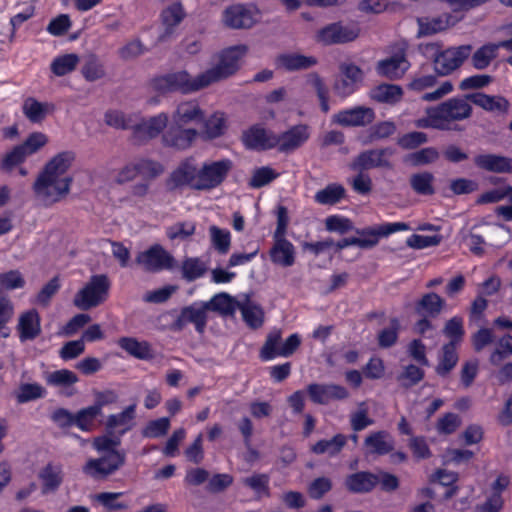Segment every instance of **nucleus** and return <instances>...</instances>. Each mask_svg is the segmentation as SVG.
I'll use <instances>...</instances> for the list:
<instances>
[{
  "label": "nucleus",
  "instance_id": "60",
  "mask_svg": "<svg viewBox=\"0 0 512 512\" xmlns=\"http://www.w3.org/2000/svg\"><path fill=\"white\" fill-rule=\"evenodd\" d=\"M26 159L25 152L22 151L19 145H16L3 156L0 161V169L3 172L9 173L17 166L23 164Z\"/></svg>",
  "mask_w": 512,
  "mask_h": 512
},
{
  "label": "nucleus",
  "instance_id": "62",
  "mask_svg": "<svg viewBox=\"0 0 512 512\" xmlns=\"http://www.w3.org/2000/svg\"><path fill=\"white\" fill-rule=\"evenodd\" d=\"M279 174L269 166L256 168L249 180V186L252 188H261L275 180Z\"/></svg>",
  "mask_w": 512,
  "mask_h": 512
},
{
  "label": "nucleus",
  "instance_id": "26",
  "mask_svg": "<svg viewBox=\"0 0 512 512\" xmlns=\"http://www.w3.org/2000/svg\"><path fill=\"white\" fill-rule=\"evenodd\" d=\"M38 478L42 483V494L54 493L64 481L63 467L59 463L49 462L39 471Z\"/></svg>",
  "mask_w": 512,
  "mask_h": 512
},
{
  "label": "nucleus",
  "instance_id": "56",
  "mask_svg": "<svg viewBox=\"0 0 512 512\" xmlns=\"http://www.w3.org/2000/svg\"><path fill=\"white\" fill-rule=\"evenodd\" d=\"M270 477L267 474H253L250 477H247L243 480V484L250 489H252L257 498L269 497L270 496V488H269Z\"/></svg>",
  "mask_w": 512,
  "mask_h": 512
},
{
  "label": "nucleus",
  "instance_id": "50",
  "mask_svg": "<svg viewBox=\"0 0 512 512\" xmlns=\"http://www.w3.org/2000/svg\"><path fill=\"white\" fill-rule=\"evenodd\" d=\"M81 74L88 82H94L102 79L106 72L104 65L95 54L89 55L81 68Z\"/></svg>",
  "mask_w": 512,
  "mask_h": 512
},
{
  "label": "nucleus",
  "instance_id": "2",
  "mask_svg": "<svg viewBox=\"0 0 512 512\" xmlns=\"http://www.w3.org/2000/svg\"><path fill=\"white\" fill-rule=\"evenodd\" d=\"M217 55L216 66L196 77H191L187 71L183 70L154 77L150 85L154 91L161 94L176 91L188 94L199 91L224 77V50L219 51Z\"/></svg>",
  "mask_w": 512,
  "mask_h": 512
},
{
  "label": "nucleus",
  "instance_id": "31",
  "mask_svg": "<svg viewBox=\"0 0 512 512\" xmlns=\"http://www.w3.org/2000/svg\"><path fill=\"white\" fill-rule=\"evenodd\" d=\"M318 63L314 56H306L298 53H283L277 56L276 65L286 71L306 70Z\"/></svg>",
  "mask_w": 512,
  "mask_h": 512
},
{
  "label": "nucleus",
  "instance_id": "57",
  "mask_svg": "<svg viewBox=\"0 0 512 512\" xmlns=\"http://www.w3.org/2000/svg\"><path fill=\"white\" fill-rule=\"evenodd\" d=\"M424 376L425 372L423 369L416 365L409 364L405 366L403 372L397 376V381L403 388L409 389L421 382Z\"/></svg>",
  "mask_w": 512,
  "mask_h": 512
},
{
  "label": "nucleus",
  "instance_id": "7",
  "mask_svg": "<svg viewBox=\"0 0 512 512\" xmlns=\"http://www.w3.org/2000/svg\"><path fill=\"white\" fill-rule=\"evenodd\" d=\"M360 33L361 28L358 23L337 21L319 29L315 39L325 46L341 45L355 41Z\"/></svg>",
  "mask_w": 512,
  "mask_h": 512
},
{
  "label": "nucleus",
  "instance_id": "55",
  "mask_svg": "<svg viewBox=\"0 0 512 512\" xmlns=\"http://www.w3.org/2000/svg\"><path fill=\"white\" fill-rule=\"evenodd\" d=\"M307 83L315 90L320 101L321 110L324 113H327L330 109L328 104L329 90L328 87L325 85L323 79L320 77L318 73L312 72L307 76Z\"/></svg>",
  "mask_w": 512,
  "mask_h": 512
},
{
  "label": "nucleus",
  "instance_id": "45",
  "mask_svg": "<svg viewBox=\"0 0 512 512\" xmlns=\"http://www.w3.org/2000/svg\"><path fill=\"white\" fill-rule=\"evenodd\" d=\"M401 323L397 317L390 318L389 326L380 330L377 336L378 346L383 349L394 346L399 337Z\"/></svg>",
  "mask_w": 512,
  "mask_h": 512
},
{
  "label": "nucleus",
  "instance_id": "36",
  "mask_svg": "<svg viewBox=\"0 0 512 512\" xmlns=\"http://www.w3.org/2000/svg\"><path fill=\"white\" fill-rule=\"evenodd\" d=\"M176 125L184 126L188 123H201L204 120V113L197 102H184L178 105L173 116Z\"/></svg>",
  "mask_w": 512,
  "mask_h": 512
},
{
  "label": "nucleus",
  "instance_id": "15",
  "mask_svg": "<svg viewBox=\"0 0 512 512\" xmlns=\"http://www.w3.org/2000/svg\"><path fill=\"white\" fill-rule=\"evenodd\" d=\"M472 47L462 45L442 50L435 58L434 70L438 76H447L458 69L469 57Z\"/></svg>",
  "mask_w": 512,
  "mask_h": 512
},
{
  "label": "nucleus",
  "instance_id": "23",
  "mask_svg": "<svg viewBox=\"0 0 512 512\" xmlns=\"http://www.w3.org/2000/svg\"><path fill=\"white\" fill-rule=\"evenodd\" d=\"M198 136L196 129H183L182 126L172 125L162 136L163 145L177 150L189 148Z\"/></svg>",
  "mask_w": 512,
  "mask_h": 512
},
{
  "label": "nucleus",
  "instance_id": "19",
  "mask_svg": "<svg viewBox=\"0 0 512 512\" xmlns=\"http://www.w3.org/2000/svg\"><path fill=\"white\" fill-rule=\"evenodd\" d=\"M310 137L309 127L306 124H299L276 134L278 140L277 149L280 153L289 154L300 148Z\"/></svg>",
  "mask_w": 512,
  "mask_h": 512
},
{
  "label": "nucleus",
  "instance_id": "40",
  "mask_svg": "<svg viewBox=\"0 0 512 512\" xmlns=\"http://www.w3.org/2000/svg\"><path fill=\"white\" fill-rule=\"evenodd\" d=\"M456 347L457 346L453 343H446L442 346L439 363L435 368V371L439 376L444 377L448 375L457 365L459 357Z\"/></svg>",
  "mask_w": 512,
  "mask_h": 512
},
{
  "label": "nucleus",
  "instance_id": "53",
  "mask_svg": "<svg viewBox=\"0 0 512 512\" xmlns=\"http://www.w3.org/2000/svg\"><path fill=\"white\" fill-rule=\"evenodd\" d=\"M100 415V412L92 405L82 408L74 414V426L83 432H90L94 427L95 420Z\"/></svg>",
  "mask_w": 512,
  "mask_h": 512
},
{
  "label": "nucleus",
  "instance_id": "3",
  "mask_svg": "<svg viewBox=\"0 0 512 512\" xmlns=\"http://www.w3.org/2000/svg\"><path fill=\"white\" fill-rule=\"evenodd\" d=\"M211 314L224 318V292L217 293L209 301H196L183 307L176 319L171 323V330L182 331L188 324H192L195 331L203 334Z\"/></svg>",
  "mask_w": 512,
  "mask_h": 512
},
{
  "label": "nucleus",
  "instance_id": "59",
  "mask_svg": "<svg viewBox=\"0 0 512 512\" xmlns=\"http://www.w3.org/2000/svg\"><path fill=\"white\" fill-rule=\"evenodd\" d=\"M498 46L495 44H487L479 48L472 56V64L478 69L482 70L489 66L491 61L497 56Z\"/></svg>",
  "mask_w": 512,
  "mask_h": 512
},
{
  "label": "nucleus",
  "instance_id": "32",
  "mask_svg": "<svg viewBox=\"0 0 512 512\" xmlns=\"http://www.w3.org/2000/svg\"><path fill=\"white\" fill-rule=\"evenodd\" d=\"M376 476L373 472L359 471L345 478V488L354 494H366L375 488Z\"/></svg>",
  "mask_w": 512,
  "mask_h": 512
},
{
  "label": "nucleus",
  "instance_id": "44",
  "mask_svg": "<svg viewBox=\"0 0 512 512\" xmlns=\"http://www.w3.org/2000/svg\"><path fill=\"white\" fill-rule=\"evenodd\" d=\"M79 63V56L75 53H68L57 56L50 65L52 73L58 77L65 76L73 72Z\"/></svg>",
  "mask_w": 512,
  "mask_h": 512
},
{
  "label": "nucleus",
  "instance_id": "21",
  "mask_svg": "<svg viewBox=\"0 0 512 512\" xmlns=\"http://www.w3.org/2000/svg\"><path fill=\"white\" fill-rule=\"evenodd\" d=\"M20 342L35 340L42 332L41 317L34 308L20 314L16 326Z\"/></svg>",
  "mask_w": 512,
  "mask_h": 512
},
{
  "label": "nucleus",
  "instance_id": "25",
  "mask_svg": "<svg viewBox=\"0 0 512 512\" xmlns=\"http://www.w3.org/2000/svg\"><path fill=\"white\" fill-rule=\"evenodd\" d=\"M256 10L254 8L246 7L238 4L226 8V26L233 29H248L251 28L255 20Z\"/></svg>",
  "mask_w": 512,
  "mask_h": 512
},
{
  "label": "nucleus",
  "instance_id": "54",
  "mask_svg": "<svg viewBox=\"0 0 512 512\" xmlns=\"http://www.w3.org/2000/svg\"><path fill=\"white\" fill-rule=\"evenodd\" d=\"M439 152L434 147H426L416 152L408 154L404 161L412 166H423L436 162L439 159Z\"/></svg>",
  "mask_w": 512,
  "mask_h": 512
},
{
  "label": "nucleus",
  "instance_id": "18",
  "mask_svg": "<svg viewBox=\"0 0 512 512\" xmlns=\"http://www.w3.org/2000/svg\"><path fill=\"white\" fill-rule=\"evenodd\" d=\"M375 111L370 107L356 106L333 115V122L343 127H365L375 120Z\"/></svg>",
  "mask_w": 512,
  "mask_h": 512
},
{
  "label": "nucleus",
  "instance_id": "43",
  "mask_svg": "<svg viewBox=\"0 0 512 512\" xmlns=\"http://www.w3.org/2000/svg\"><path fill=\"white\" fill-rule=\"evenodd\" d=\"M123 492H101L94 495V500L100 504L106 512H119L129 508V504L119 500Z\"/></svg>",
  "mask_w": 512,
  "mask_h": 512
},
{
  "label": "nucleus",
  "instance_id": "4",
  "mask_svg": "<svg viewBox=\"0 0 512 512\" xmlns=\"http://www.w3.org/2000/svg\"><path fill=\"white\" fill-rule=\"evenodd\" d=\"M110 287L111 282L106 274L92 275L86 285L76 293L73 303L81 310L97 307L107 300Z\"/></svg>",
  "mask_w": 512,
  "mask_h": 512
},
{
  "label": "nucleus",
  "instance_id": "37",
  "mask_svg": "<svg viewBox=\"0 0 512 512\" xmlns=\"http://www.w3.org/2000/svg\"><path fill=\"white\" fill-rule=\"evenodd\" d=\"M365 445L370 449V453L385 455L394 450V441L386 431H377L371 433L365 438Z\"/></svg>",
  "mask_w": 512,
  "mask_h": 512
},
{
  "label": "nucleus",
  "instance_id": "51",
  "mask_svg": "<svg viewBox=\"0 0 512 512\" xmlns=\"http://www.w3.org/2000/svg\"><path fill=\"white\" fill-rule=\"evenodd\" d=\"M347 442V437L343 434H336L332 439L320 440L313 447L312 451L316 454L328 453L330 456L337 455Z\"/></svg>",
  "mask_w": 512,
  "mask_h": 512
},
{
  "label": "nucleus",
  "instance_id": "22",
  "mask_svg": "<svg viewBox=\"0 0 512 512\" xmlns=\"http://www.w3.org/2000/svg\"><path fill=\"white\" fill-rule=\"evenodd\" d=\"M195 190H208L218 186L224 179V160L204 164L197 168Z\"/></svg>",
  "mask_w": 512,
  "mask_h": 512
},
{
  "label": "nucleus",
  "instance_id": "38",
  "mask_svg": "<svg viewBox=\"0 0 512 512\" xmlns=\"http://www.w3.org/2000/svg\"><path fill=\"white\" fill-rule=\"evenodd\" d=\"M52 109V104L40 102L33 97L26 98L22 106L23 114L31 123H41Z\"/></svg>",
  "mask_w": 512,
  "mask_h": 512
},
{
  "label": "nucleus",
  "instance_id": "12",
  "mask_svg": "<svg viewBox=\"0 0 512 512\" xmlns=\"http://www.w3.org/2000/svg\"><path fill=\"white\" fill-rule=\"evenodd\" d=\"M395 152L396 150L392 147L363 151L353 160L351 168L360 172L373 168L393 169L390 157Z\"/></svg>",
  "mask_w": 512,
  "mask_h": 512
},
{
  "label": "nucleus",
  "instance_id": "52",
  "mask_svg": "<svg viewBox=\"0 0 512 512\" xmlns=\"http://www.w3.org/2000/svg\"><path fill=\"white\" fill-rule=\"evenodd\" d=\"M46 393V389L38 383H23L16 393V400L19 404H24L45 397Z\"/></svg>",
  "mask_w": 512,
  "mask_h": 512
},
{
  "label": "nucleus",
  "instance_id": "29",
  "mask_svg": "<svg viewBox=\"0 0 512 512\" xmlns=\"http://www.w3.org/2000/svg\"><path fill=\"white\" fill-rule=\"evenodd\" d=\"M452 16L450 14H442L436 17H418V32L417 38H422L426 36H432L434 34L445 31L454 23L451 22Z\"/></svg>",
  "mask_w": 512,
  "mask_h": 512
},
{
  "label": "nucleus",
  "instance_id": "9",
  "mask_svg": "<svg viewBox=\"0 0 512 512\" xmlns=\"http://www.w3.org/2000/svg\"><path fill=\"white\" fill-rule=\"evenodd\" d=\"M470 99L467 94L462 97L450 98L437 106H434L437 115L446 130H451V122L462 121L469 118L472 114V106L469 104ZM454 130H460L458 126L453 127Z\"/></svg>",
  "mask_w": 512,
  "mask_h": 512
},
{
  "label": "nucleus",
  "instance_id": "24",
  "mask_svg": "<svg viewBox=\"0 0 512 512\" xmlns=\"http://www.w3.org/2000/svg\"><path fill=\"white\" fill-rule=\"evenodd\" d=\"M117 345L128 355L138 360L150 361L155 357L151 344L146 340L123 336L117 340Z\"/></svg>",
  "mask_w": 512,
  "mask_h": 512
},
{
  "label": "nucleus",
  "instance_id": "8",
  "mask_svg": "<svg viewBox=\"0 0 512 512\" xmlns=\"http://www.w3.org/2000/svg\"><path fill=\"white\" fill-rule=\"evenodd\" d=\"M282 333L280 330L271 331L260 349L259 357L264 360H271L277 356L289 357L299 348L301 339L298 334L290 335L284 343H281Z\"/></svg>",
  "mask_w": 512,
  "mask_h": 512
},
{
  "label": "nucleus",
  "instance_id": "5",
  "mask_svg": "<svg viewBox=\"0 0 512 512\" xmlns=\"http://www.w3.org/2000/svg\"><path fill=\"white\" fill-rule=\"evenodd\" d=\"M241 311L242 319L252 330L261 328L265 321L263 308L251 301V294L244 293L231 296L226 293V316H233L236 310Z\"/></svg>",
  "mask_w": 512,
  "mask_h": 512
},
{
  "label": "nucleus",
  "instance_id": "27",
  "mask_svg": "<svg viewBox=\"0 0 512 512\" xmlns=\"http://www.w3.org/2000/svg\"><path fill=\"white\" fill-rule=\"evenodd\" d=\"M296 251L294 245L286 238H273V245L269 250L272 263L281 267H291L295 263Z\"/></svg>",
  "mask_w": 512,
  "mask_h": 512
},
{
  "label": "nucleus",
  "instance_id": "39",
  "mask_svg": "<svg viewBox=\"0 0 512 512\" xmlns=\"http://www.w3.org/2000/svg\"><path fill=\"white\" fill-rule=\"evenodd\" d=\"M186 13L183 5L180 2H174L168 7L164 8L161 12V21L166 28L165 34L173 33V30L185 18Z\"/></svg>",
  "mask_w": 512,
  "mask_h": 512
},
{
  "label": "nucleus",
  "instance_id": "63",
  "mask_svg": "<svg viewBox=\"0 0 512 512\" xmlns=\"http://www.w3.org/2000/svg\"><path fill=\"white\" fill-rule=\"evenodd\" d=\"M48 143V137L46 134L42 132H32L28 135L25 141L21 144H18L27 158L35 153H37L41 148H43Z\"/></svg>",
  "mask_w": 512,
  "mask_h": 512
},
{
  "label": "nucleus",
  "instance_id": "11",
  "mask_svg": "<svg viewBox=\"0 0 512 512\" xmlns=\"http://www.w3.org/2000/svg\"><path fill=\"white\" fill-rule=\"evenodd\" d=\"M136 262L142 265L146 271L153 273L172 270L176 265L175 258L159 244L140 252L136 257Z\"/></svg>",
  "mask_w": 512,
  "mask_h": 512
},
{
  "label": "nucleus",
  "instance_id": "49",
  "mask_svg": "<svg viewBox=\"0 0 512 512\" xmlns=\"http://www.w3.org/2000/svg\"><path fill=\"white\" fill-rule=\"evenodd\" d=\"M247 50L245 45L226 48V78L234 75L240 69Z\"/></svg>",
  "mask_w": 512,
  "mask_h": 512
},
{
  "label": "nucleus",
  "instance_id": "42",
  "mask_svg": "<svg viewBox=\"0 0 512 512\" xmlns=\"http://www.w3.org/2000/svg\"><path fill=\"white\" fill-rule=\"evenodd\" d=\"M346 196V190L341 184L331 183L316 192L314 200L320 205H335Z\"/></svg>",
  "mask_w": 512,
  "mask_h": 512
},
{
  "label": "nucleus",
  "instance_id": "20",
  "mask_svg": "<svg viewBox=\"0 0 512 512\" xmlns=\"http://www.w3.org/2000/svg\"><path fill=\"white\" fill-rule=\"evenodd\" d=\"M307 393L315 404L326 405L332 400H343L348 397L345 387L336 384L312 383L307 386Z\"/></svg>",
  "mask_w": 512,
  "mask_h": 512
},
{
  "label": "nucleus",
  "instance_id": "13",
  "mask_svg": "<svg viewBox=\"0 0 512 512\" xmlns=\"http://www.w3.org/2000/svg\"><path fill=\"white\" fill-rule=\"evenodd\" d=\"M340 74L333 84L334 92L342 98L353 94L363 82V70L353 63H341Z\"/></svg>",
  "mask_w": 512,
  "mask_h": 512
},
{
  "label": "nucleus",
  "instance_id": "61",
  "mask_svg": "<svg viewBox=\"0 0 512 512\" xmlns=\"http://www.w3.org/2000/svg\"><path fill=\"white\" fill-rule=\"evenodd\" d=\"M442 332L446 337L450 338L448 343H453L457 346L461 343L465 334L463 328V319L459 316L452 317L445 323Z\"/></svg>",
  "mask_w": 512,
  "mask_h": 512
},
{
  "label": "nucleus",
  "instance_id": "35",
  "mask_svg": "<svg viewBox=\"0 0 512 512\" xmlns=\"http://www.w3.org/2000/svg\"><path fill=\"white\" fill-rule=\"evenodd\" d=\"M369 96L378 103L395 105L401 101L403 89L396 84L382 83L372 88L369 92Z\"/></svg>",
  "mask_w": 512,
  "mask_h": 512
},
{
  "label": "nucleus",
  "instance_id": "14",
  "mask_svg": "<svg viewBox=\"0 0 512 512\" xmlns=\"http://www.w3.org/2000/svg\"><path fill=\"white\" fill-rule=\"evenodd\" d=\"M241 140L248 150L262 152L276 148L279 139L272 130L261 124H254L243 131Z\"/></svg>",
  "mask_w": 512,
  "mask_h": 512
},
{
  "label": "nucleus",
  "instance_id": "6",
  "mask_svg": "<svg viewBox=\"0 0 512 512\" xmlns=\"http://www.w3.org/2000/svg\"><path fill=\"white\" fill-rule=\"evenodd\" d=\"M408 224L404 222L388 223L380 226L378 229L367 227L364 229H355L354 231L361 237L343 238L334 243L337 251L348 246H358L360 248H372L377 245L379 236H387L391 233L408 230Z\"/></svg>",
  "mask_w": 512,
  "mask_h": 512
},
{
  "label": "nucleus",
  "instance_id": "34",
  "mask_svg": "<svg viewBox=\"0 0 512 512\" xmlns=\"http://www.w3.org/2000/svg\"><path fill=\"white\" fill-rule=\"evenodd\" d=\"M445 306V301L435 292L424 294L416 303L414 310L420 316L438 317Z\"/></svg>",
  "mask_w": 512,
  "mask_h": 512
},
{
  "label": "nucleus",
  "instance_id": "48",
  "mask_svg": "<svg viewBox=\"0 0 512 512\" xmlns=\"http://www.w3.org/2000/svg\"><path fill=\"white\" fill-rule=\"evenodd\" d=\"M434 175L430 172H421L412 174L410 177V186L414 192L419 195H433L435 189L433 187Z\"/></svg>",
  "mask_w": 512,
  "mask_h": 512
},
{
  "label": "nucleus",
  "instance_id": "46",
  "mask_svg": "<svg viewBox=\"0 0 512 512\" xmlns=\"http://www.w3.org/2000/svg\"><path fill=\"white\" fill-rule=\"evenodd\" d=\"M397 127L392 121L378 122L367 130V136L364 144H371L379 140H384L395 134Z\"/></svg>",
  "mask_w": 512,
  "mask_h": 512
},
{
  "label": "nucleus",
  "instance_id": "10",
  "mask_svg": "<svg viewBox=\"0 0 512 512\" xmlns=\"http://www.w3.org/2000/svg\"><path fill=\"white\" fill-rule=\"evenodd\" d=\"M125 452H112L99 458L89 459L83 466V473L93 479H104L125 464Z\"/></svg>",
  "mask_w": 512,
  "mask_h": 512
},
{
  "label": "nucleus",
  "instance_id": "17",
  "mask_svg": "<svg viewBox=\"0 0 512 512\" xmlns=\"http://www.w3.org/2000/svg\"><path fill=\"white\" fill-rule=\"evenodd\" d=\"M167 123L168 115L166 113H160L134 126L131 125L133 142L140 145L156 138L166 128Z\"/></svg>",
  "mask_w": 512,
  "mask_h": 512
},
{
  "label": "nucleus",
  "instance_id": "28",
  "mask_svg": "<svg viewBox=\"0 0 512 512\" xmlns=\"http://www.w3.org/2000/svg\"><path fill=\"white\" fill-rule=\"evenodd\" d=\"M408 68L409 62L403 49L393 56L381 60L377 65L378 73L391 80L400 78Z\"/></svg>",
  "mask_w": 512,
  "mask_h": 512
},
{
  "label": "nucleus",
  "instance_id": "47",
  "mask_svg": "<svg viewBox=\"0 0 512 512\" xmlns=\"http://www.w3.org/2000/svg\"><path fill=\"white\" fill-rule=\"evenodd\" d=\"M181 271L183 279L193 282L206 274L207 266L197 257H188L182 262Z\"/></svg>",
  "mask_w": 512,
  "mask_h": 512
},
{
  "label": "nucleus",
  "instance_id": "64",
  "mask_svg": "<svg viewBox=\"0 0 512 512\" xmlns=\"http://www.w3.org/2000/svg\"><path fill=\"white\" fill-rule=\"evenodd\" d=\"M170 428V420L167 417L149 421L142 430L145 438H159L167 434Z\"/></svg>",
  "mask_w": 512,
  "mask_h": 512
},
{
  "label": "nucleus",
  "instance_id": "16",
  "mask_svg": "<svg viewBox=\"0 0 512 512\" xmlns=\"http://www.w3.org/2000/svg\"><path fill=\"white\" fill-rule=\"evenodd\" d=\"M197 176V165L193 157L182 160L166 179L168 191H175L179 188L189 187L195 190Z\"/></svg>",
  "mask_w": 512,
  "mask_h": 512
},
{
  "label": "nucleus",
  "instance_id": "41",
  "mask_svg": "<svg viewBox=\"0 0 512 512\" xmlns=\"http://www.w3.org/2000/svg\"><path fill=\"white\" fill-rule=\"evenodd\" d=\"M135 410L136 405L131 404L120 413L109 415L106 421L107 431L112 433V431L117 427L125 426V428L119 433L120 436L124 435L130 429V422L135 417Z\"/></svg>",
  "mask_w": 512,
  "mask_h": 512
},
{
  "label": "nucleus",
  "instance_id": "1",
  "mask_svg": "<svg viewBox=\"0 0 512 512\" xmlns=\"http://www.w3.org/2000/svg\"><path fill=\"white\" fill-rule=\"evenodd\" d=\"M75 158V153L69 150L53 156L44 165L33 183L34 193L51 204L66 197L71 190L73 178L64 175L72 166Z\"/></svg>",
  "mask_w": 512,
  "mask_h": 512
},
{
  "label": "nucleus",
  "instance_id": "58",
  "mask_svg": "<svg viewBox=\"0 0 512 512\" xmlns=\"http://www.w3.org/2000/svg\"><path fill=\"white\" fill-rule=\"evenodd\" d=\"M492 229L489 227H479L474 226L471 228L469 233L470 239V251L477 255L481 256L484 254L483 245L485 244V237H489Z\"/></svg>",
  "mask_w": 512,
  "mask_h": 512
},
{
  "label": "nucleus",
  "instance_id": "30",
  "mask_svg": "<svg viewBox=\"0 0 512 512\" xmlns=\"http://www.w3.org/2000/svg\"><path fill=\"white\" fill-rule=\"evenodd\" d=\"M474 164L488 172L512 173V158L502 155L480 154L474 157Z\"/></svg>",
  "mask_w": 512,
  "mask_h": 512
},
{
  "label": "nucleus",
  "instance_id": "33",
  "mask_svg": "<svg viewBox=\"0 0 512 512\" xmlns=\"http://www.w3.org/2000/svg\"><path fill=\"white\" fill-rule=\"evenodd\" d=\"M470 101L489 112L506 113L509 108V101L503 96H491L482 92L467 94Z\"/></svg>",
  "mask_w": 512,
  "mask_h": 512
}]
</instances>
